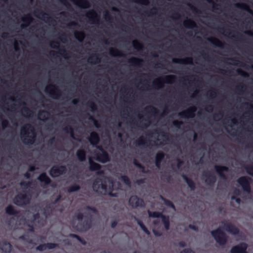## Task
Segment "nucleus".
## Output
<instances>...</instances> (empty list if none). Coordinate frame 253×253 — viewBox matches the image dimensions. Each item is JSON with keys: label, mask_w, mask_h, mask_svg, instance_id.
Segmentation results:
<instances>
[{"label": "nucleus", "mask_w": 253, "mask_h": 253, "mask_svg": "<svg viewBox=\"0 0 253 253\" xmlns=\"http://www.w3.org/2000/svg\"><path fill=\"white\" fill-rule=\"evenodd\" d=\"M75 38L80 42H83L85 37V33L83 31H77L74 32Z\"/></svg>", "instance_id": "f704fd0d"}, {"label": "nucleus", "mask_w": 253, "mask_h": 253, "mask_svg": "<svg viewBox=\"0 0 253 253\" xmlns=\"http://www.w3.org/2000/svg\"><path fill=\"white\" fill-rule=\"evenodd\" d=\"M33 220L37 222L39 224H41V221L42 220V221H44V220H42L40 217V215L39 213H36L33 215Z\"/></svg>", "instance_id": "052dcab7"}, {"label": "nucleus", "mask_w": 253, "mask_h": 253, "mask_svg": "<svg viewBox=\"0 0 253 253\" xmlns=\"http://www.w3.org/2000/svg\"><path fill=\"white\" fill-rule=\"evenodd\" d=\"M128 204L134 209L138 207L144 208L145 206L144 200L142 199L139 198L136 195H132L130 197L128 200Z\"/></svg>", "instance_id": "6e6552de"}, {"label": "nucleus", "mask_w": 253, "mask_h": 253, "mask_svg": "<svg viewBox=\"0 0 253 253\" xmlns=\"http://www.w3.org/2000/svg\"><path fill=\"white\" fill-rule=\"evenodd\" d=\"M105 20L107 22H111L112 21V17L108 11H106L104 15Z\"/></svg>", "instance_id": "0e129e2a"}, {"label": "nucleus", "mask_w": 253, "mask_h": 253, "mask_svg": "<svg viewBox=\"0 0 253 253\" xmlns=\"http://www.w3.org/2000/svg\"><path fill=\"white\" fill-rule=\"evenodd\" d=\"M251 178L249 177L243 176L239 177L237 181L239 184L242 187L244 191L247 193H250L251 188L250 183L251 182Z\"/></svg>", "instance_id": "0eeeda50"}, {"label": "nucleus", "mask_w": 253, "mask_h": 253, "mask_svg": "<svg viewBox=\"0 0 253 253\" xmlns=\"http://www.w3.org/2000/svg\"><path fill=\"white\" fill-rule=\"evenodd\" d=\"M225 230L229 233L236 235L239 233V229L238 227L233 225L232 223L228 221H222Z\"/></svg>", "instance_id": "9d476101"}, {"label": "nucleus", "mask_w": 253, "mask_h": 253, "mask_svg": "<svg viewBox=\"0 0 253 253\" xmlns=\"http://www.w3.org/2000/svg\"><path fill=\"white\" fill-rule=\"evenodd\" d=\"M155 132L159 135H161L166 140H169L170 135L168 132L162 131L159 133L157 130H156Z\"/></svg>", "instance_id": "e2e57ef3"}, {"label": "nucleus", "mask_w": 253, "mask_h": 253, "mask_svg": "<svg viewBox=\"0 0 253 253\" xmlns=\"http://www.w3.org/2000/svg\"><path fill=\"white\" fill-rule=\"evenodd\" d=\"M58 246L56 243H47L46 244H40L36 247V250L39 251H43L48 249L49 250L53 249Z\"/></svg>", "instance_id": "6ab92c4d"}, {"label": "nucleus", "mask_w": 253, "mask_h": 253, "mask_svg": "<svg viewBox=\"0 0 253 253\" xmlns=\"http://www.w3.org/2000/svg\"><path fill=\"white\" fill-rule=\"evenodd\" d=\"M165 154L163 152H158L155 156V165L158 168L161 167V163L164 159Z\"/></svg>", "instance_id": "a878e982"}, {"label": "nucleus", "mask_w": 253, "mask_h": 253, "mask_svg": "<svg viewBox=\"0 0 253 253\" xmlns=\"http://www.w3.org/2000/svg\"><path fill=\"white\" fill-rule=\"evenodd\" d=\"M146 143V139L142 136L140 137L135 142V145L137 146H144Z\"/></svg>", "instance_id": "8fccbe9b"}, {"label": "nucleus", "mask_w": 253, "mask_h": 253, "mask_svg": "<svg viewBox=\"0 0 253 253\" xmlns=\"http://www.w3.org/2000/svg\"><path fill=\"white\" fill-rule=\"evenodd\" d=\"M19 239L24 241L27 242L29 244L32 243V240L30 238L29 236L27 234H24L19 237Z\"/></svg>", "instance_id": "bf43d9fd"}, {"label": "nucleus", "mask_w": 253, "mask_h": 253, "mask_svg": "<svg viewBox=\"0 0 253 253\" xmlns=\"http://www.w3.org/2000/svg\"><path fill=\"white\" fill-rule=\"evenodd\" d=\"M133 164L135 167L140 169H141V171L142 172H143V173L147 172V171H146V170L145 169L144 167L142 165H141L140 163H139L136 159H134L133 160Z\"/></svg>", "instance_id": "de8ad7c7"}, {"label": "nucleus", "mask_w": 253, "mask_h": 253, "mask_svg": "<svg viewBox=\"0 0 253 253\" xmlns=\"http://www.w3.org/2000/svg\"><path fill=\"white\" fill-rule=\"evenodd\" d=\"M69 236L72 238H76L78 241H79L83 245H85L86 242L79 235L75 234H70Z\"/></svg>", "instance_id": "6e6d98bb"}, {"label": "nucleus", "mask_w": 253, "mask_h": 253, "mask_svg": "<svg viewBox=\"0 0 253 253\" xmlns=\"http://www.w3.org/2000/svg\"><path fill=\"white\" fill-rule=\"evenodd\" d=\"M88 163L89 169L90 171H97V174L98 175L103 173V171L100 170L101 167L100 164L94 162L91 158L89 159Z\"/></svg>", "instance_id": "f3484780"}, {"label": "nucleus", "mask_w": 253, "mask_h": 253, "mask_svg": "<svg viewBox=\"0 0 253 253\" xmlns=\"http://www.w3.org/2000/svg\"><path fill=\"white\" fill-rule=\"evenodd\" d=\"M137 224L140 227L141 229L148 235L150 234V232L147 228L145 226V225L143 224V223L140 220H137Z\"/></svg>", "instance_id": "09e8293b"}, {"label": "nucleus", "mask_w": 253, "mask_h": 253, "mask_svg": "<svg viewBox=\"0 0 253 253\" xmlns=\"http://www.w3.org/2000/svg\"><path fill=\"white\" fill-rule=\"evenodd\" d=\"M183 24L184 26L187 28H193L196 27V23L190 19L184 20Z\"/></svg>", "instance_id": "c9c22d12"}, {"label": "nucleus", "mask_w": 253, "mask_h": 253, "mask_svg": "<svg viewBox=\"0 0 253 253\" xmlns=\"http://www.w3.org/2000/svg\"><path fill=\"white\" fill-rule=\"evenodd\" d=\"M90 143L93 146H96L100 141V137L98 133L95 131H92L90 134V136L88 138Z\"/></svg>", "instance_id": "412c9836"}, {"label": "nucleus", "mask_w": 253, "mask_h": 253, "mask_svg": "<svg viewBox=\"0 0 253 253\" xmlns=\"http://www.w3.org/2000/svg\"><path fill=\"white\" fill-rule=\"evenodd\" d=\"M235 6L241 9L245 10L251 14H253V11L250 9L249 6L246 3H237L235 4Z\"/></svg>", "instance_id": "2f4dec72"}, {"label": "nucleus", "mask_w": 253, "mask_h": 253, "mask_svg": "<svg viewBox=\"0 0 253 253\" xmlns=\"http://www.w3.org/2000/svg\"><path fill=\"white\" fill-rule=\"evenodd\" d=\"M144 110L148 113H151L152 114L157 116L159 114V110L153 106H148L145 108Z\"/></svg>", "instance_id": "4c0bfd02"}, {"label": "nucleus", "mask_w": 253, "mask_h": 253, "mask_svg": "<svg viewBox=\"0 0 253 253\" xmlns=\"http://www.w3.org/2000/svg\"><path fill=\"white\" fill-rule=\"evenodd\" d=\"M86 115L88 117V119L93 122L94 125L95 127L99 128L100 127V124L98 123L94 118L91 116L89 113H86Z\"/></svg>", "instance_id": "3c124183"}, {"label": "nucleus", "mask_w": 253, "mask_h": 253, "mask_svg": "<svg viewBox=\"0 0 253 253\" xmlns=\"http://www.w3.org/2000/svg\"><path fill=\"white\" fill-rule=\"evenodd\" d=\"M244 36L240 33H237V35H233L231 36V38L235 41H243L244 40Z\"/></svg>", "instance_id": "864d4df0"}, {"label": "nucleus", "mask_w": 253, "mask_h": 253, "mask_svg": "<svg viewBox=\"0 0 253 253\" xmlns=\"http://www.w3.org/2000/svg\"><path fill=\"white\" fill-rule=\"evenodd\" d=\"M92 188L96 192L102 190L104 194H108L111 197H116L118 196L117 193L113 192V182L110 179L101 180V179L96 178L93 182Z\"/></svg>", "instance_id": "f257e3e1"}, {"label": "nucleus", "mask_w": 253, "mask_h": 253, "mask_svg": "<svg viewBox=\"0 0 253 253\" xmlns=\"http://www.w3.org/2000/svg\"><path fill=\"white\" fill-rule=\"evenodd\" d=\"M67 172V168L64 165H54L50 169L49 173L53 178L57 177L65 174Z\"/></svg>", "instance_id": "423d86ee"}, {"label": "nucleus", "mask_w": 253, "mask_h": 253, "mask_svg": "<svg viewBox=\"0 0 253 253\" xmlns=\"http://www.w3.org/2000/svg\"><path fill=\"white\" fill-rule=\"evenodd\" d=\"M49 115V113L45 110L42 111L38 114L39 119L42 121L46 120Z\"/></svg>", "instance_id": "a19ab883"}, {"label": "nucleus", "mask_w": 253, "mask_h": 253, "mask_svg": "<svg viewBox=\"0 0 253 253\" xmlns=\"http://www.w3.org/2000/svg\"><path fill=\"white\" fill-rule=\"evenodd\" d=\"M214 169L221 178L223 179H226V174L224 172L228 171L229 169L227 167L221 165H215Z\"/></svg>", "instance_id": "a211bd4d"}, {"label": "nucleus", "mask_w": 253, "mask_h": 253, "mask_svg": "<svg viewBox=\"0 0 253 253\" xmlns=\"http://www.w3.org/2000/svg\"><path fill=\"white\" fill-rule=\"evenodd\" d=\"M148 214L150 217L153 218H162L163 216L164 215L161 212L159 211H148Z\"/></svg>", "instance_id": "ea45409f"}, {"label": "nucleus", "mask_w": 253, "mask_h": 253, "mask_svg": "<svg viewBox=\"0 0 253 253\" xmlns=\"http://www.w3.org/2000/svg\"><path fill=\"white\" fill-rule=\"evenodd\" d=\"M45 91L50 94V96L57 99L60 96L61 92L60 90L55 85L50 84L47 86L45 89Z\"/></svg>", "instance_id": "1a4fd4ad"}, {"label": "nucleus", "mask_w": 253, "mask_h": 253, "mask_svg": "<svg viewBox=\"0 0 253 253\" xmlns=\"http://www.w3.org/2000/svg\"><path fill=\"white\" fill-rule=\"evenodd\" d=\"M161 199L164 201L166 205L173 209H175V206L174 204L170 200L165 198L162 196H161Z\"/></svg>", "instance_id": "603ef678"}, {"label": "nucleus", "mask_w": 253, "mask_h": 253, "mask_svg": "<svg viewBox=\"0 0 253 253\" xmlns=\"http://www.w3.org/2000/svg\"><path fill=\"white\" fill-rule=\"evenodd\" d=\"M236 72L238 75H239L243 77L248 78L249 77V74L247 72H246L240 69H238L236 70Z\"/></svg>", "instance_id": "680f3d73"}, {"label": "nucleus", "mask_w": 253, "mask_h": 253, "mask_svg": "<svg viewBox=\"0 0 253 253\" xmlns=\"http://www.w3.org/2000/svg\"><path fill=\"white\" fill-rule=\"evenodd\" d=\"M20 136L24 144L26 145L34 144L36 138L34 127L30 124L25 125L21 128Z\"/></svg>", "instance_id": "f03ea898"}, {"label": "nucleus", "mask_w": 253, "mask_h": 253, "mask_svg": "<svg viewBox=\"0 0 253 253\" xmlns=\"http://www.w3.org/2000/svg\"><path fill=\"white\" fill-rule=\"evenodd\" d=\"M35 13L37 17H39V18L44 20L46 23H50L53 25L56 23V21L53 18L42 10H36L35 11Z\"/></svg>", "instance_id": "9b49d317"}, {"label": "nucleus", "mask_w": 253, "mask_h": 253, "mask_svg": "<svg viewBox=\"0 0 253 253\" xmlns=\"http://www.w3.org/2000/svg\"><path fill=\"white\" fill-rule=\"evenodd\" d=\"M5 212L7 214L11 215H16L18 213V211L12 205H8L6 207Z\"/></svg>", "instance_id": "e433bc0d"}, {"label": "nucleus", "mask_w": 253, "mask_h": 253, "mask_svg": "<svg viewBox=\"0 0 253 253\" xmlns=\"http://www.w3.org/2000/svg\"><path fill=\"white\" fill-rule=\"evenodd\" d=\"M173 63L181 64H193V58L191 57H186L184 58H173Z\"/></svg>", "instance_id": "4be33fe9"}, {"label": "nucleus", "mask_w": 253, "mask_h": 253, "mask_svg": "<svg viewBox=\"0 0 253 253\" xmlns=\"http://www.w3.org/2000/svg\"><path fill=\"white\" fill-rule=\"evenodd\" d=\"M54 211V207L52 204H48L42 210V214L46 218L50 216Z\"/></svg>", "instance_id": "393cba45"}, {"label": "nucleus", "mask_w": 253, "mask_h": 253, "mask_svg": "<svg viewBox=\"0 0 253 253\" xmlns=\"http://www.w3.org/2000/svg\"><path fill=\"white\" fill-rule=\"evenodd\" d=\"M22 113L23 115H27L28 116H30L32 113L31 110L28 108V107H23L22 109Z\"/></svg>", "instance_id": "69168bd1"}, {"label": "nucleus", "mask_w": 253, "mask_h": 253, "mask_svg": "<svg viewBox=\"0 0 253 253\" xmlns=\"http://www.w3.org/2000/svg\"><path fill=\"white\" fill-rule=\"evenodd\" d=\"M248 245L242 242L232 247L231 253H248L247 252Z\"/></svg>", "instance_id": "ddd939ff"}, {"label": "nucleus", "mask_w": 253, "mask_h": 253, "mask_svg": "<svg viewBox=\"0 0 253 253\" xmlns=\"http://www.w3.org/2000/svg\"><path fill=\"white\" fill-rule=\"evenodd\" d=\"M77 157L80 162H84L86 159V153L84 149H80L77 151Z\"/></svg>", "instance_id": "473e14b6"}, {"label": "nucleus", "mask_w": 253, "mask_h": 253, "mask_svg": "<svg viewBox=\"0 0 253 253\" xmlns=\"http://www.w3.org/2000/svg\"><path fill=\"white\" fill-rule=\"evenodd\" d=\"M132 45L134 49L137 50H141L143 48V44L137 40L132 42Z\"/></svg>", "instance_id": "a18cd8bd"}, {"label": "nucleus", "mask_w": 253, "mask_h": 253, "mask_svg": "<svg viewBox=\"0 0 253 253\" xmlns=\"http://www.w3.org/2000/svg\"><path fill=\"white\" fill-rule=\"evenodd\" d=\"M182 124L183 122L182 121H179L177 120H175L172 122L173 126L178 128H180L181 125Z\"/></svg>", "instance_id": "338daca9"}, {"label": "nucleus", "mask_w": 253, "mask_h": 253, "mask_svg": "<svg viewBox=\"0 0 253 253\" xmlns=\"http://www.w3.org/2000/svg\"><path fill=\"white\" fill-rule=\"evenodd\" d=\"M32 184V182H25V181H21L20 183L21 186H23L26 188L29 187Z\"/></svg>", "instance_id": "774afa93"}, {"label": "nucleus", "mask_w": 253, "mask_h": 253, "mask_svg": "<svg viewBox=\"0 0 253 253\" xmlns=\"http://www.w3.org/2000/svg\"><path fill=\"white\" fill-rule=\"evenodd\" d=\"M37 179L41 182L43 183L45 185H49L52 182L51 179L47 175L45 172L41 173Z\"/></svg>", "instance_id": "b1692460"}, {"label": "nucleus", "mask_w": 253, "mask_h": 253, "mask_svg": "<svg viewBox=\"0 0 253 253\" xmlns=\"http://www.w3.org/2000/svg\"><path fill=\"white\" fill-rule=\"evenodd\" d=\"M211 234L216 242L221 246H224L228 240V237L219 228L211 231Z\"/></svg>", "instance_id": "7ed1b4c3"}, {"label": "nucleus", "mask_w": 253, "mask_h": 253, "mask_svg": "<svg viewBox=\"0 0 253 253\" xmlns=\"http://www.w3.org/2000/svg\"><path fill=\"white\" fill-rule=\"evenodd\" d=\"M95 159L96 161L102 163H105L110 161L109 155L106 151H103L101 153H96Z\"/></svg>", "instance_id": "dca6fc26"}, {"label": "nucleus", "mask_w": 253, "mask_h": 253, "mask_svg": "<svg viewBox=\"0 0 253 253\" xmlns=\"http://www.w3.org/2000/svg\"><path fill=\"white\" fill-rule=\"evenodd\" d=\"M109 54L113 56L123 57L125 56V54L121 51L112 47L109 49Z\"/></svg>", "instance_id": "72a5a7b5"}, {"label": "nucleus", "mask_w": 253, "mask_h": 253, "mask_svg": "<svg viewBox=\"0 0 253 253\" xmlns=\"http://www.w3.org/2000/svg\"><path fill=\"white\" fill-rule=\"evenodd\" d=\"M162 222L164 225L165 229L166 230H169L170 226L169 217L164 215L162 218Z\"/></svg>", "instance_id": "58836bf2"}, {"label": "nucleus", "mask_w": 253, "mask_h": 253, "mask_svg": "<svg viewBox=\"0 0 253 253\" xmlns=\"http://www.w3.org/2000/svg\"><path fill=\"white\" fill-rule=\"evenodd\" d=\"M119 179L123 181L126 185L130 186L131 181L127 176L126 175H122L120 176Z\"/></svg>", "instance_id": "49530a36"}, {"label": "nucleus", "mask_w": 253, "mask_h": 253, "mask_svg": "<svg viewBox=\"0 0 253 253\" xmlns=\"http://www.w3.org/2000/svg\"><path fill=\"white\" fill-rule=\"evenodd\" d=\"M87 105L92 112H94L97 109V105L93 101L88 102Z\"/></svg>", "instance_id": "13d9d810"}, {"label": "nucleus", "mask_w": 253, "mask_h": 253, "mask_svg": "<svg viewBox=\"0 0 253 253\" xmlns=\"http://www.w3.org/2000/svg\"><path fill=\"white\" fill-rule=\"evenodd\" d=\"M80 188V185L74 183L68 187L67 191L68 193H72L79 191Z\"/></svg>", "instance_id": "37998d69"}, {"label": "nucleus", "mask_w": 253, "mask_h": 253, "mask_svg": "<svg viewBox=\"0 0 253 253\" xmlns=\"http://www.w3.org/2000/svg\"><path fill=\"white\" fill-rule=\"evenodd\" d=\"M76 4L83 8L89 7L90 3L87 0H72Z\"/></svg>", "instance_id": "7c9ffc66"}, {"label": "nucleus", "mask_w": 253, "mask_h": 253, "mask_svg": "<svg viewBox=\"0 0 253 253\" xmlns=\"http://www.w3.org/2000/svg\"><path fill=\"white\" fill-rule=\"evenodd\" d=\"M182 177L186 182L188 187L190 188L191 191H194L196 189V184L195 182L190 178H189L186 174H183Z\"/></svg>", "instance_id": "cd10ccee"}, {"label": "nucleus", "mask_w": 253, "mask_h": 253, "mask_svg": "<svg viewBox=\"0 0 253 253\" xmlns=\"http://www.w3.org/2000/svg\"><path fill=\"white\" fill-rule=\"evenodd\" d=\"M246 172L250 175L253 176V165H249L245 167Z\"/></svg>", "instance_id": "5fc2aeb1"}, {"label": "nucleus", "mask_w": 253, "mask_h": 253, "mask_svg": "<svg viewBox=\"0 0 253 253\" xmlns=\"http://www.w3.org/2000/svg\"><path fill=\"white\" fill-rule=\"evenodd\" d=\"M63 130L65 132L70 133L71 137L73 139H74L75 140H77V139L75 137L74 129L72 126H66L64 128Z\"/></svg>", "instance_id": "c03bdc74"}, {"label": "nucleus", "mask_w": 253, "mask_h": 253, "mask_svg": "<svg viewBox=\"0 0 253 253\" xmlns=\"http://www.w3.org/2000/svg\"><path fill=\"white\" fill-rule=\"evenodd\" d=\"M50 46L52 48L58 49L59 50V53L65 58H68V52L64 48H59L60 44L59 42L57 41H52L50 42Z\"/></svg>", "instance_id": "2eb2a0df"}, {"label": "nucleus", "mask_w": 253, "mask_h": 253, "mask_svg": "<svg viewBox=\"0 0 253 253\" xmlns=\"http://www.w3.org/2000/svg\"><path fill=\"white\" fill-rule=\"evenodd\" d=\"M143 59L136 57H132L128 59V62L132 65L141 67L142 65Z\"/></svg>", "instance_id": "c756f323"}, {"label": "nucleus", "mask_w": 253, "mask_h": 253, "mask_svg": "<svg viewBox=\"0 0 253 253\" xmlns=\"http://www.w3.org/2000/svg\"><path fill=\"white\" fill-rule=\"evenodd\" d=\"M85 16L92 21L93 23L98 24L99 22V16L96 12L94 10H91L87 12Z\"/></svg>", "instance_id": "aec40b11"}, {"label": "nucleus", "mask_w": 253, "mask_h": 253, "mask_svg": "<svg viewBox=\"0 0 253 253\" xmlns=\"http://www.w3.org/2000/svg\"><path fill=\"white\" fill-rule=\"evenodd\" d=\"M203 176L205 177V182L208 185L213 186L216 182V177L215 175L211 171H204Z\"/></svg>", "instance_id": "f8f14e48"}, {"label": "nucleus", "mask_w": 253, "mask_h": 253, "mask_svg": "<svg viewBox=\"0 0 253 253\" xmlns=\"http://www.w3.org/2000/svg\"><path fill=\"white\" fill-rule=\"evenodd\" d=\"M176 78L173 75H167L163 78H159L155 80L153 83V85L157 88L163 87L164 83L171 84L175 81Z\"/></svg>", "instance_id": "20e7f679"}, {"label": "nucleus", "mask_w": 253, "mask_h": 253, "mask_svg": "<svg viewBox=\"0 0 253 253\" xmlns=\"http://www.w3.org/2000/svg\"><path fill=\"white\" fill-rule=\"evenodd\" d=\"M208 41L210 42L211 43L213 44V45L221 48H223L225 43L221 41H220L219 40L215 38H210L208 39Z\"/></svg>", "instance_id": "c85d7f7f"}, {"label": "nucleus", "mask_w": 253, "mask_h": 253, "mask_svg": "<svg viewBox=\"0 0 253 253\" xmlns=\"http://www.w3.org/2000/svg\"><path fill=\"white\" fill-rule=\"evenodd\" d=\"M30 199V197L26 193L21 192L14 197L13 202L15 205L22 207L28 204Z\"/></svg>", "instance_id": "39448f33"}, {"label": "nucleus", "mask_w": 253, "mask_h": 253, "mask_svg": "<svg viewBox=\"0 0 253 253\" xmlns=\"http://www.w3.org/2000/svg\"><path fill=\"white\" fill-rule=\"evenodd\" d=\"M91 227V218L89 219H85L83 221L82 229L87 230Z\"/></svg>", "instance_id": "79ce46f5"}, {"label": "nucleus", "mask_w": 253, "mask_h": 253, "mask_svg": "<svg viewBox=\"0 0 253 253\" xmlns=\"http://www.w3.org/2000/svg\"><path fill=\"white\" fill-rule=\"evenodd\" d=\"M12 245L11 244L5 241H2L0 242V249L5 253H10L12 250Z\"/></svg>", "instance_id": "5701e85b"}, {"label": "nucleus", "mask_w": 253, "mask_h": 253, "mask_svg": "<svg viewBox=\"0 0 253 253\" xmlns=\"http://www.w3.org/2000/svg\"><path fill=\"white\" fill-rule=\"evenodd\" d=\"M89 62L92 63L93 61H95L96 62L98 63L100 61V59L99 58L98 56L96 54H93L92 55L90 56L88 58V60Z\"/></svg>", "instance_id": "4d7b16f0"}, {"label": "nucleus", "mask_w": 253, "mask_h": 253, "mask_svg": "<svg viewBox=\"0 0 253 253\" xmlns=\"http://www.w3.org/2000/svg\"><path fill=\"white\" fill-rule=\"evenodd\" d=\"M196 110L197 108L196 107H191L188 109L179 113L178 116L183 118H193L195 116V113Z\"/></svg>", "instance_id": "4468645a"}, {"label": "nucleus", "mask_w": 253, "mask_h": 253, "mask_svg": "<svg viewBox=\"0 0 253 253\" xmlns=\"http://www.w3.org/2000/svg\"><path fill=\"white\" fill-rule=\"evenodd\" d=\"M33 20V18L32 16L28 14L22 18V21L24 22V24L21 25L22 29L25 28L29 26L30 23Z\"/></svg>", "instance_id": "bb28decb"}]
</instances>
